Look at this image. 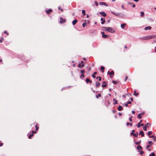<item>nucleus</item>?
<instances>
[{
    "label": "nucleus",
    "instance_id": "ddd939ff",
    "mask_svg": "<svg viewBox=\"0 0 156 156\" xmlns=\"http://www.w3.org/2000/svg\"><path fill=\"white\" fill-rule=\"evenodd\" d=\"M123 109L122 107L121 106H119L118 108L117 109L119 111H122Z\"/></svg>",
    "mask_w": 156,
    "mask_h": 156
},
{
    "label": "nucleus",
    "instance_id": "338daca9",
    "mask_svg": "<svg viewBox=\"0 0 156 156\" xmlns=\"http://www.w3.org/2000/svg\"><path fill=\"white\" fill-rule=\"evenodd\" d=\"M127 78H128L127 76H126V77L125 79V81L126 80H127Z\"/></svg>",
    "mask_w": 156,
    "mask_h": 156
},
{
    "label": "nucleus",
    "instance_id": "6e6d98bb",
    "mask_svg": "<svg viewBox=\"0 0 156 156\" xmlns=\"http://www.w3.org/2000/svg\"><path fill=\"white\" fill-rule=\"evenodd\" d=\"M119 116H121L122 115V113H119Z\"/></svg>",
    "mask_w": 156,
    "mask_h": 156
},
{
    "label": "nucleus",
    "instance_id": "9b49d317",
    "mask_svg": "<svg viewBox=\"0 0 156 156\" xmlns=\"http://www.w3.org/2000/svg\"><path fill=\"white\" fill-rule=\"evenodd\" d=\"M101 20L102 21V22H101V24H104L105 22V19L101 18Z\"/></svg>",
    "mask_w": 156,
    "mask_h": 156
},
{
    "label": "nucleus",
    "instance_id": "393cba45",
    "mask_svg": "<svg viewBox=\"0 0 156 156\" xmlns=\"http://www.w3.org/2000/svg\"><path fill=\"white\" fill-rule=\"evenodd\" d=\"M82 13L83 14V16H85V11L84 10H83Z\"/></svg>",
    "mask_w": 156,
    "mask_h": 156
},
{
    "label": "nucleus",
    "instance_id": "a18cd8bd",
    "mask_svg": "<svg viewBox=\"0 0 156 156\" xmlns=\"http://www.w3.org/2000/svg\"><path fill=\"white\" fill-rule=\"evenodd\" d=\"M101 77L100 76H99V78H98V80L99 81H101Z\"/></svg>",
    "mask_w": 156,
    "mask_h": 156
},
{
    "label": "nucleus",
    "instance_id": "79ce46f5",
    "mask_svg": "<svg viewBox=\"0 0 156 156\" xmlns=\"http://www.w3.org/2000/svg\"><path fill=\"white\" fill-rule=\"evenodd\" d=\"M107 86V85L106 84H103V85H102V87H106Z\"/></svg>",
    "mask_w": 156,
    "mask_h": 156
},
{
    "label": "nucleus",
    "instance_id": "5fc2aeb1",
    "mask_svg": "<svg viewBox=\"0 0 156 156\" xmlns=\"http://www.w3.org/2000/svg\"><path fill=\"white\" fill-rule=\"evenodd\" d=\"M129 121H130V122H132V119H131V117H130V118H129Z\"/></svg>",
    "mask_w": 156,
    "mask_h": 156
},
{
    "label": "nucleus",
    "instance_id": "a878e982",
    "mask_svg": "<svg viewBox=\"0 0 156 156\" xmlns=\"http://www.w3.org/2000/svg\"><path fill=\"white\" fill-rule=\"evenodd\" d=\"M134 95H135L136 96H137L138 94V93H136V90H134Z\"/></svg>",
    "mask_w": 156,
    "mask_h": 156
},
{
    "label": "nucleus",
    "instance_id": "bb28decb",
    "mask_svg": "<svg viewBox=\"0 0 156 156\" xmlns=\"http://www.w3.org/2000/svg\"><path fill=\"white\" fill-rule=\"evenodd\" d=\"M155 154L154 153L152 152L151 154L149 155V156H155Z\"/></svg>",
    "mask_w": 156,
    "mask_h": 156
},
{
    "label": "nucleus",
    "instance_id": "e433bc0d",
    "mask_svg": "<svg viewBox=\"0 0 156 156\" xmlns=\"http://www.w3.org/2000/svg\"><path fill=\"white\" fill-rule=\"evenodd\" d=\"M84 75L83 74H82L80 76V78H84Z\"/></svg>",
    "mask_w": 156,
    "mask_h": 156
},
{
    "label": "nucleus",
    "instance_id": "58836bf2",
    "mask_svg": "<svg viewBox=\"0 0 156 156\" xmlns=\"http://www.w3.org/2000/svg\"><path fill=\"white\" fill-rule=\"evenodd\" d=\"M85 72V70H81L80 73H82V74H83Z\"/></svg>",
    "mask_w": 156,
    "mask_h": 156
},
{
    "label": "nucleus",
    "instance_id": "4c0bfd02",
    "mask_svg": "<svg viewBox=\"0 0 156 156\" xmlns=\"http://www.w3.org/2000/svg\"><path fill=\"white\" fill-rule=\"evenodd\" d=\"M112 83L114 84H116L117 83V82L116 81L113 80Z\"/></svg>",
    "mask_w": 156,
    "mask_h": 156
},
{
    "label": "nucleus",
    "instance_id": "864d4df0",
    "mask_svg": "<svg viewBox=\"0 0 156 156\" xmlns=\"http://www.w3.org/2000/svg\"><path fill=\"white\" fill-rule=\"evenodd\" d=\"M154 141H155L156 140V136L154 137Z\"/></svg>",
    "mask_w": 156,
    "mask_h": 156
},
{
    "label": "nucleus",
    "instance_id": "aec40b11",
    "mask_svg": "<svg viewBox=\"0 0 156 156\" xmlns=\"http://www.w3.org/2000/svg\"><path fill=\"white\" fill-rule=\"evenodd\" d=\"M100 83H99L98 82H96V87H98L100 86Z\"/></svg>",
    "mask_w": 156,
    "mask_h": 156
},
{
    "label": "nucleus",
    "instance_id": "37998d69",
    "mask_svg": "<svg viewBox=\"0 0 156 156\" xmlns=\"http://www.w3.org/2000/svg\"><path fill=\"white\" fill-rule=\"evenodd\" d=\"M95 5H96V6H98V3L97 2L95 1Z\"/></svg>",
    "mask_w": 156,
    "mask_h": 156
},
{
    "label": "nucleus",
    "instance_id": "4be33fe9",
    "mask_svg": "<svg viewBox=\"0 0 156 156\" xmlns=\"http://www.w3.org/2000/svg\"><path fill=\"white\" fill-rule=\"evenodd\" d=\"M84 66V64H82L81 65V64H79V65H78V67H80V68H82V67H83Z\"/></svg>",
    "mask_w": 156,
    "mask_h": 156
},
{
    "label": "nucleus",
    "instance_id": "6e6552de",
    "mask_svg": "<svg viewBox=\"0 0 156 156\" xmlns=\"http://www.w3.org/2000/svg\"><path fill=\"white\" fill-rule=\"evenodd\" d=\"M114 73L113 71H112L111 72L108 71V74L109 75H112L114 74Z\"/></svg>",
    "mask_w": 156,
    "mask_h": 156
},
{
    "label": "nucleus",
    "instance_id": "f03ea898",
    "mask_svg": "<svg viewBox=\"0 0 156 156\" xmlns=\"http://www.w3.org/2000/svg\"><path fill=\"white\" fill-rule=\"evenodd\" d=\"M111 13L113 15H115V16H119V17H121V14L120 13H116L115 12L112 11Z\"/></svg>",
    "mask_w": 156,
    "mask_h": 156
},
{
    "label": "nucleus",
    "instance_id": "72a5a7b5",
    "mask_svg": "<svg viewBox=\"0 0 156 156\" xmlns=\"http://www.w3.org/2000/svg\"><path fill=\"white\" fill-rule=\"evenodd\" d=\"M141 114H139L138 116V117L139 119H141L142 118V117L141 116Z\"/></svg>",
    "mask_w": 156,
    "mask_h": 156
},
{
    "label": "nucleus",
    "instance_id": "7c9ffc66",
    "mask_svg": "<svg viewBox=\"0 0 156 156\" xmlns=\"http://www.w3.org/2000/svg\"><path fill=\"white\" fill-rule=\"evenodd\" d=\"M140 13H141V16H144V13L143 12H141Z\"/></svg>",
    "mask_w": 156,
    "mask_h": 156
},
{
    "label": "nucleus",
    "instance_id": "680f3d73",
    "mask_svg": "<svg viewBox=\"0 0 156 156\" xmlns=\"http://www.w3.org/2000/svg\"><path fill=\"white\" fill-rule=\"evenodd\" d=\"M134 133L133 132H132V133H131L130 134H131V135H133V134H134Z\"/></svg>",
    "mask_w": 156,
    "mask_h": 156
},
{
    "label": "nucleus",
    "instance_id": "39448f33",
    "mask_svg": "<svg viewBox=\"0 0 156 156\" xmlns=\"http://www.w3.org/2000/svg\"><path fill=\"white\" fill-rule=\"evenodd\" d=\"M60 23H64L66 22V20L63 19L62 17H61L60 18Z\"/></svg>",
    "mask_w": 156,
    "mask_h": 156
},
{
    "label": "nucleus",
    "instance_id": "9d476101",
    "mask_svg": "<svg viewBox=\"0 0 156 156\" xmlns=\"http://www.w3.org/2000/svg\"><path fill=\"white\" fill-rule=\"evenodd\" d=\"M52 11V10L51 9H50L46 11V12L48 14H49Z\"/></svg>",
    "mask_w": 156,
    "mask_h": 156
},
{
    "label": "nucleus",
    "instance_id": "052dcab7",
    "mask_svg": "<svg viewBox=\"0 0 156 156\" xmlns=\"http://www.w3.org/2000/svg\"><path fill=\"white\" fill-rule=\"evenodd\" d=\"M125 105L126 107H127L128 106V104L127 103H126L125 104Z\"/></svg>",
    "mask_w": 156,
    "mask_h": 156
},
{
    "label": "nucleus",
    "instance_id": "49530a36",
    "mask_svg": "<svg viewBox=\"0 0 156 156\" xmlns=\"http://www.w3.org/2000/svg\"><path fill=\"white\" fill-rule=\"evenodd\" d=\"M3 39H4L3 38H2V39H0V42L1 43L2 42V40Z\"/></svg>",
    "mask_w": 156,
    "mask_h": 156
},
{
    "label": "nucleus",
    "instance_id": "69168bd1",
    "mask_svg": "<svg viewBox=\"0 0 156 156\" xmlns=\"http://www.w3.org/2000/svg\"><path fill=\"white\" fill-rule=\"evenodd\" d=\"M133 7H135V5L134 4L132 6Z\"/></svg>",
    "mask_w": 156,
    "mask_h": 156
},
{
    "label": "nucleus",
    "instance_id": "a19ab883",
    "mask_svg": "<svg viewBox=\"0 0 156 156\" xmlns=\"http://www.w3.org/2000/svg\"><path fill=\"white\" fill-rule=\"evenodd\" d=\"M118 103V101L117 100H116L115 101V102L114 103V104L115 105Z\"/></svg>",
    "mask_w": 156,
    "mask_h": 156
},
{
    "label": "nucleus",
    "instance_id": "8fccbe9b",
    "mask_svg": "<svg viewBox=\"0 0 156 156\" xmlns=\"http://www.w3.org/2000/svg\"><path fill=\"white\" fill-rule=\"evenodd\" d=\"M148 143L150 144H152V143L151 141H149L148 142Z\"/></svg>",
    "mask_w": 156,
    "mask_h": 156
},
{
    "label": "nucleus",
    "instance_id": "dca6fc26",
    "mask_svg": "<svg viewBox=\"0 0 156 156\" xmlns=\"http://www.w3.org/2000/svg\"><path fill=\"white\" fill-rule=\"evenodd\" d=\"M149 127V126H147L146 125H145V126L143 127V129L144 131H146L147 130V128Z\"/></svg>",
    "mask_w": 156,
    "mask_h": 156
},
{
    "label": "nucleus",
    "instance_id": "2f4dec72",
    "mask_svg": "<svg viewBox=\"0 0 156 156\" xmlns=\"http://www.w3.org/2000/svg\"><path fill=\"white\" fill-rule=\"evenodd\" d=\"M142 39H143V40H144L148 39V36L146 37H144L142 38Z\"/></svg>",
    "mask_w": 156,
    "mask_h": 156
},
{
    "label": "nucleus",
    "instance_id": "473e14b6",
    "mask_svg": "<svg viewBox=\"0 0 156 156\" xmlns=\"http://www.w3.org/2000/svg\"><path fill=\"white\" fill-rule=\"evenodd\" d=\"M101 69L102 71H104L105 69V67L103 66H101Z\"/></svg>",
    "mask_w": 156,
    "mask_h": 156
},
{
    "label": "nucleus",
    "instance_id": "774afa93",
    "mask_svg": "<svg viewBox=\"0 0 156 156\" xmlns=\"http://www.w3.org/2000/svg\"><path fill=\"white\" fill-rule=\"evenodd\" d=\"M97 74V72H95L93 73V74L95 75V74Z\"/></svg>",
    "mask_w": 156,
    "mask_h": 156
},
{
    "label": "nucleus",
    "instance_id": "0eeeda50",
    "mask_svg": "<svg viewBox=\"0 0 156 156\" xmlns=\"http://www.w3.org/2000/svg\"><path fill=\"white\" fill-rule=\"evenodd\" d=\"M100 14L102 16L104 17H105L106 16V14L105 12H100Z\"/></svg>",
    "mask_w": 156,
    "mask_h": 156
},
{
    "label": "nucleus",
    "instance_id": "7ed1b4c3",
    "mask_svg": "<svg viewBox=\"0 0 156 156\" xmlns=\"http://www.w3.org/2000/svg\"><path fill=\"white\" fill-rule=\"evenodd\" d=\"M148 39H151L152 38H156V35H149L148 36Z\"/></svg>",
    "mask_w": 156,
    "mask_h": 156
},
{
    "label": "nucleus",
    "instance_id": "f8f14e48",
    "mask_svg": "<svg viewBox=\"0 0 156 156\" xmlns=\"http://www.w3.org/2000/svg\"><path fill=\"white\" fill-rule=\"evenodd\" d=\"M151 29V26L147 27H145L144 28V29L145 30H147L148 29L149 30H150Z\"/></svg>",
    "mask_w": 156,
    "mask_h": 156
},
{
    "label": "nucleus",
    "instance_id": "f3484780",
    "mask_svg": "<svg viewBox=\"0 0 156 156\" xmlns=\"http://www.w3.org/2000/svg\"><path fill=\"white\" fill-rule=\"evenodd\" d=\"M86 81L87 83H88V82H89L90 83H92V81L90 80V79L88 78H87Z\"/></svg>",
    "mask_w": 156,
    "mask_h": 156
},
{
    "label": "nucleus",
    "instance_id": "c9c22d12",
    "mask_svg": "<svg viewBox=\"0 0 156 156\" xmlns=\"http://www.w3.org/2000/svg\"><path fill=\"white\" fill-rule=\"evenodd\" d=\"M152 133V131H149L148 133V135H150Z\"/></svg>",
    "mask_w": 156,
    "mask_h": 156
},
{
    "label": "nucleus",
    "instance_id": "cd10ccee",
    "mask_svg": "<svg viewBox=\"0 0 156 156\" xmlns=\"http://www.w3.org/2000/svg\"><path fill=\"white\" fill-rule=\"evenodd\" d=\"M96 98H98L99 97H101V95L100 94H98V95H96Z\"/></svg>",
    "mask_w": 156,
    "mask_h": 156
},
{
    "label": "nucleus",
    "instance_id": "09e8293b",
    "mask_svg": "<svg viewBox=\"0 0 156 156\" xmlns=\"http://www.w3.org/2000/svg\"><path fill=\"white\" fill-rule=\"evenodd\" d=\"M122 8L123 9H125L124 8V5H122Z\"/></svg>",
    "mask_w": 156,
    "mask_h": 156
},
{
    "label": "nucleus",
    "instance_id": "1a4fd4ad",
    "mask_svg": "<svg viewBox=\"0 0 156 156\" xmlns=\"http://www.w3.org/2000/svg\"><path fill=\"white\" fill-rule=\"evenodd\" d=\"M99 4L100 5H105L107 6H108V5L105 2H99Z\"/></svg>",
    "mask_w": 156,
    "mask_h": 156
},
{
    "label": "nucleus",
    "instance_id": "423d86ee",
    "mask_svg": "<svg viewBox=\"0 0 156 156\" xmlns=\"http://www.w3.org/2000/svg\"><path fill=\"white\" fill-rule=\"evenodd\" d=\"M142 120H140L139 122H138L137 125V127H140L141 126H143L144 125V124L142 123L141 124V125H140V124L142 122Z\"/></svg>",
    "mask_w": 156,
    "mask_h": 156
},
{
    "label": "nucleus",
    "instance_id": "a211bd4d",
    "mask_svg": "<svg viewBox=\"0 0 156 156\" xmlns=\"http://www.w3.org/2000/svg\"><path fill=\"white\" fill-rule=\"evenodd\" d=\"M126 25V23H123V24H122L121 25V27L122 29H124V27Z\"/></svg>",
    "mask_w": 156,
    "mask_h": 156
},
{
    "label": "nucleus",
    "instance_id": "f704fd0d",
    "mask_svg": "<svg viewBox=\"0 0 156 156\" xmlns=\"http://www.w3.org/2000/svg\"><path fill=\"white\" fill-rule=\"evenodd\" d=\"M34 134L33 133H32V134H30L29 136V139H31V137L33 136Z\"/></svg>",
    "mask_w": 156,
    "mask_h": 156
},
{
    "label": "nucleus",
    "instance_id": "e2e57ef3",
    "mask_svg": "<svg viewBox=\"0 0 156 156\" xmlns=\"http://www.w3.org/2000/svg\"><path fill=\"white\" fill-rule=\"evenodd\" d=\"M3 145V144L2 143H0V146H2Z\"/></svg>",
    "mask_w": 156,
    "mask_h": 156
},
{
    "label": "nucleus",
    "instance_id": "b1692460",
    "mask_svg": "<svg viewBox=\"0 0 156 156\" xmlns=\"http://www.w3.org/2000/svg\"><path fill=\"white\" fill-rule=\"evenodd\" d=\"M126 125L127 126H128L129 125H130L131 126H132V124L131 123H130L129 122H127L126 123Z\"/></svg>",
    "mask_w": 156,
    "mask_h": 156
},
{
    "label": "nucleus",
    "instance_id": "c03bdc74",
    "mask_svg": "<svg viewBox=\"0 0 156 156\" xmlns=\"http://www.w3.org/2000/svg\"><path fill=\"white\" fill-rule=\"evenodd\" d=\"M140 142H136L135 143V144H137V145H138V144H140Z\"/></svg>",
    "mask_w": 156,
    "mask_h": 156
},
{
    "label": "nucleus",
    "instance_id": "3c124183",
    "mask_svg": "<svg viewBox=\"0 0 156 156\" xmlns=\"http://www.w3.org/2000/svg\"><path fill=\"white\" fill-rule=\"evenodd\" d=\"M131 102L130 101H128L127 102V103L128 104H131Z\"/></svg>",
    "mask_w": 156,
    "mask_h": 156
},
{
    "label": "nucleus",
    "instance_id": "c756f323",
    "mask_svg": "<svg viewBox=\"0 0 156 156\" xmlns=\"http://www.w3.org/2000/svg\"><path fill=\"white\" fill-rule=\"evenodd\" d=\"M35 128H36V131H37L38 130V129H39V127H38L37 126V125H36L35 126Z\"/></svg>",
    "mask_w": 156,
    "mask_h": 156
},
{
    "label": "nucleus",
    "instance_id": "ea45409f",
    "mask_svg": "<svg viewBox=\"0 0 156 156\" xmlns=\"http://www.w3.org/2000/svg\"><path fill=\"white\" fill-rule=\"evenodd\" d=\"M150 147V145H147L146 146V149H148Z\"/></svg>",
    "mask_w": 156,
    "mask_h": 156
},
{
    "label": "nucleus",
    "instance_id": "6ab92c4d",
    "mask_svg": "<svg viewBox=\"0 0 156 156\" xmlns=\"http://www.w3.org/2000/svg\"><path fill=\"white\" fill-rule=\"evenodd\" d=\"M139 134H141V136L143 137L144 136V133L142 131H141L139 133Z\"/></svg>",
    "mask_w": 156,
    "mask_h": 156
},
{
    "label": "nucleus",
    "instance_id": "20e7f679",
    "mask_svg": "<svg viewBox=\"0 0 156 156\" xmlns=\"http://www.w3.org/2000/svg\"><path fill=\"white\" fill-rule=\"evenodd\" d=\"M101 34L102 35V37L103 38H107L108 37V35H107L105 34V33L104 32H102L101 33Z\"/></svg>",
    "mask_w": 156,
    "mask_h": 156
},
{
    "label": "nucleus",
    "instance_id": "c85d7f7f",
    "mask_svg": "<svg viewBox=\"0 0 156 156\" xmlns=\"http://www.w3.org/2000/svg\"><path fill=\"white\" fill-rule=\"evenodd\" d=\"M87 25V23H83L82 26L83 27H84L85 26Z\"/></svg>",
    "mask_w": 156,
    "mask_h": 156
},
{
    "label": "nucleus",
    "instance_id": "13d9d810",
    "mask_svg": "<svg viewBox=\"0 0 156 156\" xmlns=\"http://www.w3.org/2000/svg\"><path fill=\"white\" fill-rule=\"evenodd\" d=\"M4 33L5 34H7V35L8 34V33H7V32L6 31H4Z\"/></svg>",
    "mask_w": 156,
    "mask_h": 156
},
{
    "label": "nucleus",
    "instance_id": "412c9836",
    "mask_svg": "<svg viewBox=\"0 0 156 156\" xmlns=\"http://www.w3.org/2000/svg\"><path fill=\"white\" fill-rule=\"evenodd\" d=\"M142 148V147L140 145L138 146L137 147V149L139 150H141Z\"/></svg>",
    "mask_w": 156,
    "mask_h": 156
},
{
    "label": "nucleus",
    "instance_id": "de8ad7c7",
    "mask_svg": "<svg viewBox=\"0 0 156 156\" xmlns=\"http://www.w3.org/2000/svg\"><path fill=\"white\" fill-rule=\"evenodd\" d=\"M144 153V152L143 151H142L140 152V154L141 155L142 154H143Z\"/></svg>",
    "mask_w": 156,
    "mask_h": 156
},
{
    "label": "nucleus",
    "instance_id": "5701e85b",
    "mask_svg": "<svg viewBox=\"0 0 156 156\" xmlns=\"http://www.w3.org/2000/svg\"><path fill=\"white\" fill-rule=\"evenodd\" d=\"M138 133H134L133 134V136H134V137H137L138 136Z\"/></svg>",
    "mask_w": 156,
    "mask_h": 156
},
{
    "label": "nucleus",
    "instance_id": "2eb2a0df",
    "mask_svg": "<svg viewBox=\"0 0 156 156\" xmlns=\"http://www.w3.org/2000/svg\"><path fill=\"white\" fill-rule=\"evenodd\" d=\"M107 28L108 27H102L101 29L103 30H105L107 31Z\"/></svg>",
    "mask_w": 156,
    "mask_h": 156
},
{
    "label": "nucleus",
    "instance_id": "603ef678",
    "mask_svg": "<svg viewBox=\"0 0 156 156\" xmlns=\"http://www.w3.org/2000/svg\"><path fill=\"white\" fill-rule=\"evenodd\" d=\"M154 135H152V136H149V137L150 138H154Z\"/></svg>",
    "mask_w": 156,
    "mask_h": 156
},
{
    "label": "nucleus",
    "instance_id": "0e129e2a",
    "mask_svg": "<svg viewBox=\"0 0 156 156\" xmlns=\"http://www.w3.org/2000/svg\"><path fill=\"white\" fill-rule=\"evenodd\" d=\"M32 133H36V131H32Z\"/></svg>",
    "mask_w": 156,
    "mask_h": 156
},
{
    "label": "nucleus",
    "instance_id": "4468645a",
    "mask_svg": "<svg viewBox=\"0 0 156 156\" xmlns=\"http://www.w3.org/2000/svg\"><path fill=\"white\" fill-rule=\"evenodd\" d=\"M77 20L75 19L72 21V24L73 25H75L77 22Z\"/></svg>",
    "mask_w": 156,
    "mask_h": 156
},
{
    "label": "nucleus",
    "instance_id": "bf43d9fd",
    "mask_svg": "<svg viewBox=\"0 0 156 156\" xmlns=\"http://www.w3.org/2000/svg\"><path fill=\"white\" fill-rule=\"evenodd\" d=\"M132 112L133 114H134L135 113V112L134 111H132Z\"/></svg>",
    "mask_w": 156,
    "mask_h": 156
},
{
    "label": "nucleus",
    "instance_id": "4d7b16f0",
    "mask_svg": "<svg viewBox=\"0 0 156 156\" xmlns=\"http://www.w3.org/2000/svg\"><path fill=\"white\" fill-rule=\"evenodd\" d=\"M92 77H93L94 78H95L96 76H95V75H94L93 74V75H92Z\"/></svg>",
    "mask_w": 156,
    "mask_h": 156
},
{
    "label": "nucleus",
    "instance_id": "f257e3e1",
    "mask_svg": "<svg viewBox=\"0 0 156 156\" xmlns=\"http://www.w3.org/2000/svg\"><path fill=\"white\" fill-rule=\"evenodd\" d=\"M107 31L111 33H114L115 30L111 27H108Z\"/></svg>",
    "mask_w": 156,
    "mask_h": 156
}]
</instances>
